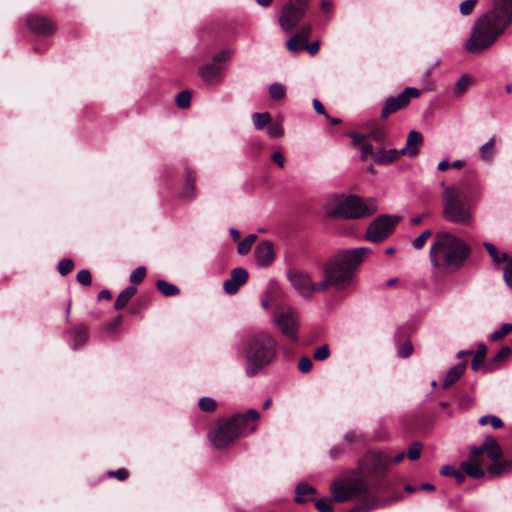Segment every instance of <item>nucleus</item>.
Here are the masks:
<instances>
[{"mask_svg": "<svg viewBox=\"0 0 512 512\" xmlns=\"http://www.w3.org/2000/svg\"><path fill=\"white\" fill-rule=\"evenodd\" d=\"M461 469L465 474L474 479L482 478L485 475L484 470L480 467L478 461L467 460L461 463Z\"/></svg>", "mask_w": 512, "mask_h": 512, "instance_id": "obj_22", "label": "nucleus"}, {"mask_svg": "<svg viewBox=\"0 0 512 512\" xmlns=\"http://www.w3.org/2000/svg\"><path fill=\"white\" fill-rule=\"evenodd\" d=\"M512 466V463L509 461H494L489 467H488V473L492 477L499 476Z\"/></svg>", "mask_w": 512, "mask_h": 512, "instance_id": "obj_27", "label": "nucleus"}, {"mask_svg": "<svg viewBox=\"0 0 512 512\" xmlns=\"http://www.w3.org/2000/svg\"><path fill=\"white\" fill-rule=\"evenodd\" d=\"M221 73V68L213 62L202 65L199 68L200 77L208 83L218 82L221 78Z\"/></svg>", "mask_w": 512, "mask_h": 512, "instance_id": "obj_20", "label": "nucleus"}, {"mask_svg": "<svg viewBox=\"0 0 512 512\" xmlns=\"http://www.w3.org/2000/svg\"><path fill=\"white\" fill-rule=\"evenodd\" d=\"M287 277L293 288L302 297L309 298L315 292H322L324 289H320L319 282H313L310 275L307 272L299 270H289Z\"/></svg>", "mask_w": 512, "mask_h": 512, "instance_id": "obj_14", "label": "nucleus"}, {"mask_svg": "<svg viewBox=\"0 0 512 512\" xmlns=\"http://www.w3.org/2000/svg\"><path fill=\"white\" fill-rule=\"evenodd\" d=\"M432 235V231L427 229L425 231H423L418 237H416L413 242H412V246L419 250L421 248H423V246L425 245V242L427 241V239Z\"/></svg>", "mask_w": 512, "mask_h": 512, "instance_id": "obj_45", "label": "nucleus"}, {"mask_svg": "<svg viewBox=\"0 0 512 512\" xmlns=\"http://www.w3.org/2000/svg\"><path fill=\"white\" fill-rule=\"evenodd\" d=\"M108 475L111 477H116L120 481H124L128 478V472L127 470L121 468L115 471H109Z\"/></svg>", "mask_w": 512, "mask_h": 512, "instance_id": "obj_58", "label": "nucleus"}, {"mask_svg": "<svg viewBox=\"0 0 512 512\" xmlns=\"http://www.w3.org/2000/svg\"><path fill=\"white\" fill-rule=\"evenodd\" d=\"M491 424L494 429L501 428L503 426L502 420L495 415H485L479 419L480 425Z\"/></svg>", "mask_w": 512, "mask_h": 512, "instance_id": "obj_40", "label": "nucleus"}, {"mask_svg": "<svg viewBox=\"0 0 512 512\" xmlns=\"http://www.w3.org/2000/svg\"><path fill=\"white\" fill-rule=\"evenodd\" d=\"M484 247L487 249L489 255L492 257L493 261L496 263V264H499L501 263L502 261H505L507 260L508 261V256L506 253H503L500 255V253L498 252L497 248L491 244V243H484Z\"/></svg>", "mask_w": 512, "mask_h": 512, "instance_id": "obj_36", "label": "nucleus"}, {"mask_svg": "<svg viewBox=\"0 0 512 512\" xmlns=\"http://www.w3.org/2000/svg\"><path fill=\"white\" fill-rule=\"evenodd\" d=\"M440 473L441 475L443 476H451V477H454L456 479V481L461 484L463 483V481L465 480V474L462 473L461 471L457 470L454 466L452 465H444L441 469H440Z\"/></svg>", "mask_w": 512, "mask_h": 512, "instance_id": "obj_30", "label": "nucleus"}, {"mask_svg": "<svg viewBox=\"0 0 512 512\" xmlns=\"http://www.w3.org/2000/svg\"><path fill=\"white\" fill-rule=\"evenodd\" d=\"M191 94L188 90L181 91L176 97V104L180 108H187L190 106Z\"/></svg>", "mask_w": 512, "mask_h": 512, "instance_id": "obj_41", "label": "nucleus"}, {"mask_svg": "<svg viewBox=\"0 0 512 512\" xmlns=\"http://www.w3.org/2000/svg\"><path fill=\"white\" fill-rule=\"evenodd\" d=\"M470 84H471V78L466 74L462 75L458 79V81L455 83L454 88H453V93L456 96H460L467 90V88L469 87Z\"/></svg>", "mask_w": 512, "mask_h": 512, "instance_id": "obj_32", "label": "nucleus"}, {"mask_svg": "<svg viewBox=\"0 0 512 512\" xmlns=\"http://www.w3.org/2000/svg\"><path fill=\"white\" fill-rule=\"evenodd\" d=\"M156 286L164 296H175L180 292L177 286L165 280H158Z\"/></svg>", "mask_w": 512, "mask_h": 512, "instance_id": "obj_28", "label": "nucleus"}, {"mask_svg": "<svg viewBox=\"0 0 512 512\" xmlns=\"http://www.w3.org/2000/svg\"><path fill=\"white\" fill-rule=\"evenodd\" d=\"M512 22V0H493L491 9L474 23L465 48L479 54L491 47Z\"/></svg>", "mask_w": 512, "mask_h": 512, "instance_id": "obj_1", "label": "nucleus"}, {"mask_svg": "<svg viewBox=\"0 0 512 512\" xmlns=\"http://www.w3.org/2000/svg\"><path fill=\"white\" fill-rule=\"evenodd\" d=\"M422 451V444L419 442H414L407 451V456L410 460L415 461L417 460Z\"/></svg>", "mask_w": 512, "mask_h": 512, "instance_id": "obj_47", "label": "nucleus"}, {"mask_svg": "<svg viewBox=\"0 0 512 512\" xmlns=\"http://www.w3.org/2000/svg\"><path fill=\"white\" fill-rule=\"evenodd\" d=\"M464 371H465L464 364H457V365L453 366L452 368H450L444 378V381H443L444 388H447L450 385H452L453 383H455L460 378V376L464 373Z\"/></svg>", "mask_w": 512, "mask_h": 512, "instance_id": "obj_26", "label": "nucleus"}, {"mask_svg": "<svg viewBox=\"0 0 512 512\" xmlns=\"http://www.w3.org/2000/svg\"><path fill=\"white\" fill-rule=\"evenodd\" d=\"M76 279L81 285L89 286L91 284V273L87 269H82L77 273Z\"/></svg>", "mask_w": 512, "mask_h": 512, "instance_id": "obj_49", "label": "nucleus"}, {"mask_svg": "<svg viewBox=\"0 0 512 512\" xmlns=\"http://www.w3.org/2000/svg\"><path fill=\"white\" fill-rule=\"evenodd\" d=\"M312 367H313V363H312V360L307 357V356H303L299 359V362H298V370L302 373H308L312 370Z\"/></svg>", "mask_w": 512, "mask_h": 512, "instance_id": "obj_50", "label": "nucleus"}, {"mask_svg": "<svg viewBox=\"0 0 512 512\" xmlns=\"http://www.w3.org/2000/svg\"><path fill=\"white\" fill-rule=\"evenodd\" d=\"M136 293L137 289L134 286H128L127 288H125L118 294L114 304V308L116 310L123 309Z\"/></svg>", "mask_w": 512, "mask_h": 512, "instance_id": "obj_25", "label": "nucleus"}, {"mask_svg": "<svg viewBox=\"0 0 512 512\" xmlns=\"http://www.w3.org/2000/svg\"><path fill=\"white\" fill-rule=\"evenodd\" d=\"M252 119H253L255 128L258 130L263 129L271 121V117H270L269 113H267V112H265V113L255 112L252 115Z\"/></svg>", "mask_w": 512, "mask_h": 512, "instance_id": "obj_33", "label": "nucleus"}, {"mask_svg": "<svg viewBox=\"0 0 512 512\" xmlns=\"http://www.w3.org/2000/svg\"><path fill=\"white\" fill-rule=\"evenodd\" d=\"M194 182H195V175L193 172H187L186 173V192H189V197L192 198L194 193Z\"/></svg>", "mask_w": 512, "mask_h": 512, "instance_id": "obj_56", "label": "nucleus"}, {"mask_svg": "<svg viewBox=\"0 0 512 512\" xmlns=\"http://www.w3.org/2000/svg\"><path fill=\"white\" fill-rule=\"evenodd\" d=\"M377 209L378 203L375 198L363 199L357 195H350L327 214L331 218L357 219L371 216Z\"/></svg>", "mask_w": 512, "mask_h": 512, "instance_id": "obj_8", "label": "nucleus"}, {"mask_svg": "<svg viewBox=\"0 0 512 512\" xmlns=\"http://www.w3.org/2000/svg\"><path fill=\"white\" fill-rule=\"evenodd\" d=\"M285 94H286V90L282 84L275 82L270 85L269 95L272 99H274V100L283 99L285 97Z\"/></svg>", "mask_w": 512, "mask_h": 512, "instance_id": "obj_37", "label": "nucleus"}, {"mask_svg": "<svg viewBox=\"0 0 512 512\" xmlns=\"http://www.w3.org/2000/svg\"><path fill=\"white\" fill-rule=\"evenodd\" d=\"M486 351H487V347L484 344H482L478 347V349L474 355V358L471 362V368L474 371H477L483 365Z\"/></svg>", "mask_w": 512, "mask_h": 512, "instance_id": "obj_31", "label": "nucleus"}, {"mask_svg": "<svg viewBox=\"0 0 512 512\" xmlns=\"http://www.w3.org/2000/svg\"><path fill=\"white\" fill-rule=\"evenodd\" d=\"M483 452H484L483 445H481L479 447H476V446L471 447V449H470V459L469 460L478 461V458L480 457V455Z\"/></svg>", "mask_w": 512, "mask_h": 512, "instance_id": "obj_60", "label": "nucleus"}, {"mask_svg": "<svg viewBox=\"0 0 512 512\" xmlns=\"http://www.w3.org/2000/svg\"><path fill=\"white\" fill-rule=\"evenodd\" d=\"M88 339V332L85 327L79 326L73 332V348L82 346Z\"/></svg>", "mask_w": 512, "mask_h": 512, "instance_id": "obj_29", "label": "nucleus"}, {"mask_svg": "<svg viewBox=\"0 0 512 512\" xmlns=\"http://www.w3.org/2000/svg\"><path fill=\"white\" fill-rule=\"evenodd\" d=\"M348 136L353 140L355 145H359V146L362 144V142L364 140L367 139V135L358 134V133H354V132L349 133Z\"/></svg>", "mask_w": 512, "mask_h": 512, "instance_id": "obj_62", "label": "nucleus"}, {"mask_svg": "<svg viewBox=\"0 0 512 512\" xmlns=\"http://www.w3.org/2000/svg\"><path fill=\"white\" fill-rule=\"evenodd\" d=\"M146 275V269L143 266H139L132 271L130 274V281L134 284H139L143 281Z\"/></svg>", "mask_w": 512, "mask_h": 512, "instance_id": "obj_46", "label": "nucleus"}, {"mask_svg": "<svg viewBox=\"0 0 512 512\" xmlns=\"http://www.w3.org/2000/svg\"><path fill=\"white\" fill-rule=\"evenodd\" d=\"M360 150H361V158L362 159L372 157L375 160V157H378V154H375L373 152L372 146L368 143H362L360 145ZM387 152H388V150H381L379 156H386V155H388Z\"/></svg>", "mask_w": 512, "mask_h": 512, "instance_id": "obj_38", "label": "nucleus"}, {"mask_svg": "<svg viewBox=\"0 0 512 512\" xmlns=\"http://www.w3.org/2000/svg\"><path fill=\"white\" fill-rule=\"evenodd\" d=\"M330 490L335 502L343 503L353 500L362 502L347 512H369L380 505L379 501L370 498L369 485L363 479H337L331 483Z\"/></svg>", "mask_w": 512, "mask_h": 512, "instance_id": "obj_6", "label": "nucleus"}, {"mask_svg": "<svg viewBox=\"0 0 512 512\" xmlns=\"http://www.w3.org/2000/svg\"><path fill=\"white\" fill-rule=\"evenodd\" d=\"M512 332V324L511 323H505L503 324L498 330H495L490 336L489 339L491 341H497L501 338H503L505 335Z\"/></svg>", "mask_w": 512, "mask_h": 512, "instance_id": "obj_39", "label": "nucleus"}, {"mask_svg": "<svg viewBox=\"0 0 512 512\" xmlns=\"http://www.w3.org/2000/svg\"><path fill=\"white\" fill-rule=\"evenodd\" d=\"M385 138V131L381 127H375L369 134L367 139H373L376 142H382Z\"/></svg>", "mask_w": 512, "mask_h": 512, "instance_id": "obj_51", "label": "nucleus"}, {"mask_svg": "<svg viewBox=\"0 0 512 512\" xmlns=\"http://www.w3.org/2000/svg\"><path fill=\"white\" fill-rule=\"evenodd\" d=\"M370 252L369 248L359 247L342 251L329 259L323 267L325 277L319 281L318 287L324 291L329 287L339 291L348 289L353 283L356 269Z\"/></svg>", "mask_w": 512, "mask_h": 512, "instance_id": "obj_3", "label": "nucleus"}, {"mask_svg": "<svg viewBox=\"0 0 512 512\" xmlns=\"http://www.w3.org/2000/svg\"><path fill=\"white\" fill-rule=\"evenodd\" d=\"M511 352H512V349L510 347L504 346L494 356L493 361L496 363L502 362L510 356Z\"/></svg>", "mask_w": 512, "mask_h": 512, "instance_id": "obj_52", "label": "nucleus"}, {"mask_svg": "<svg viewBox=\"0 0 512 512\" xmlns=\"http://www.w3.org/2000/svg\"><path fill=\"white\" fill-rule=\"evenodd\" d=\"M273 322L283 335L293 340L297 339L299 318L294 309L290 307L277 308L273 314Z\"/></svg>", "mask_w": 512, "mask_h": 512, "instance_id": "obj_12", "label": "nucleus"}, {"mask_svg": "<svg viewBox=\"0 0 512 512\" xmlns=\"http://www.w3.org/2000/svg\"><path fill=\"white\" fill-rule=\"evenodd\" d=\"M469 245L460 237L441 231L435 235L429 258L439 273L452 274L460 270L470 255Z\"/></svg>", "mask_w": 512, "mask_h": 512, "instance_id": "obj_2", "label": "nucleus"}, {"mask_svg": "<svg viewBox=\"0 0 512 512\" xmlns=\"http://www.w3.org/2000/svg\"><path fill=\"white\" fill-rule=\"evenodd\" d=\"M306 44L307 42L299 38V35H294L287 41L286 47L291 52H299L306 47Z\"/></svg>", "mask_w": 512, "mask_h": 512, "instance_id": "obj_35", "label": "nucleus"}, {"mask_svg": "<svg viewBox=\"0 0 512 512\" xmlns=\"http://www.w3.org/2000/svg\"><path fill=\"white\" fill-rule=\"evenodd\" d=\"M231 53L229 51L223 50L217 53L213 57V63L217 64L223 61H226L230 57Z\"/></svg>", "mask_w": 512, "mask_h": 512, "instance_id": "obj_59", "label": "nucleus"}, {"mask_svg": "<svg viewBox=\"0 0 512 512\" xmlns=\"http://www.w3.org/2000/svg\"><path fill=\"white\" fill-rule=\"evenodd\" d=\"M329 355L330 351L328 345L318 347L313 353V357L317 361H324L329 357Z\"/></svg>", "mask_w": 512, "mask_h": 512, "instance_id": "obj_48", "label": "nucleus"}, {"mask_svg": "<svg viewBox=\"0 0 512 512\" xmlns=\"http://www.w3.org/2000/svg\"><path fill=\"white\" fill-rule=\"evenodd\" d=\"M484 452L493 461L499 460L502 456V450L493 436H486L483 443Z\"/></svg>", "mask_w": 512, "mask_h": 512, "instance_id": "obj_21", "label": "nucleus"}, {"mask_svg": "<svg viewBox=\"0 0 512 512\" xmlns=\"http://www.w3.org/2000/svg\"><path fill=\"white\" fill-rule=\"evenodd\" d=\"M243 354L246 361L245 373L253 377L276 359V340L266 332L249 335L243 341Z\"/></svg>", "mask_w": 512, "mask_h": 512, "instance_id": "obj_4", "label": "nucleus"}, {"mask_svg": "<svg viewBox=\"0 0 512 512\" xmlns=\"http://www.w3.org/2000/svg\"><path fill=\"white\" fill-rule=\"evenodd\" d=\"M454 186L461 189L462 198L474 204L482 195V184L475 174H467L459 183Z\"/></svg>", "mask_w": 512, "mask_h": 512, "instance_id": "obj_16", "label": "nucleus"}, {"mask_svg": "<svg viewBox=\"0 0 512 512\" xmlns=\"http://www.w3.org/2000/svg\"><path fill=\"white\" fill-rule=\"evenodd\" d=\"M248 279V272L244 268H234L231 272V277L224 281L223 289L229 294H235L239 287L246 283Z\"/></svg>", "mask_w": 512, "mask_h": 512, "instance_id": "obj_18", "label": "nucleus"}, {"mask_svg": "<svg viewBox=\"0 0 512 512\" xmlns=\"http://www.w3.org/2000/svg\"><path fill=\"white\" fill-rule=\"evenodd\" d=\"M27 26L31 31L40 35H50L55 29L49 19L38 15H30L27 18Z\"/></svg>", "mask_w": 512, "mask_h": 512, "instance_id": "obj_19", "label": "nucleus"}, {"mask_svg": "<svg viewBox=\"0 0 512 512\" xmlns=\"http://www.w3.org/2000/svg\"><path fill=\"white\" fill-rule=\"evenodd\" d=\"M216 401L210 397H202L199 400V407L202 411L212 412L216 409Z\"/></svg>", "mask_w": 512, "mask_h": 512, "instance_id": "obj_44", "label": "nucleus"}, {"mask_svg": "<svg viewBox=\"0 0 512 512\" xmlns=\"http://www.w3.org/2000/svg\"><path fill=\"white\" fill-rule=\"evenodd\" d=\"M390 465V457L382 453H369L358 464L355 474L365 477L383 476Z\"/></svg>", "mask_w": 512, "mask_h": 512, "instance_id": "obj_9", "label": "nucleus"}, {"mask_svg": "<svg viewBox=\"0 0 512 512\" xmlns=\"http://www.w3.org/2000/svg\"><path fill=\"white\" fill-rule=\"evenodd\" d=\"M444 188L443 199V217L454 224L470 225L473 222V205L462 198V190L456 186H446Z\"/></svg>", "mask_w": 512, "mask_h": 512, "instance_id": "obj_7", "label": "nucleus"}, {"mask_svg": "<svg viewBox=\"0 0 512 512\" xmlns=\"http://www.w3.org/2000/svg\"><path fill=\"white\" fill-rule=\"evenodd\" d=\"M315 507L319 512H332L333 508L329 500L320 499L315 502Z\"/></svg>", "mask_w": 512, "mask_h": 512, "instance_id": "obj_55", "label": "nucleus"}, {"mask_svg": "<svg viewBox=\"0 0 512 512\" xmlns=\"http://www.w3.org/2000/svg\"><path fill=\"white\" fill-rule=\"evenodd\" d=\"M420 91L414 87H406L397 96H390L385 100L381 111V117L386 119L390 114L405 108L410 103L411 98H417Z\"/></svg>", "mask_w": 512, "mask_h": 512, "instance_id": "obj_15", "label": "nucleus"}, {"mask_svg": "<svg viewBox=\"0 0 512 512\" xmlns=\"http://www.w3.org/2000/svg\"><path fill=\"white\" fill-rule=\"evenodd\" d=\"M313 108L318 114L325 115L326 118H328V115L325 112L324 106L321 104V102L317 99L313 100Z\"/></svg>", "mask_w": 512, "mask_h": 512, "instance_id": "obj_64", "label": "nucleus"}, {"mask_svg": "<svg viewBox=\"0 0 512 512\" xmlns=\"http://www.w3.org/2000/svg\"><path fill=\"white\" fill-rule=\"evenodd\" d=\"M400 219V216H379L368 226L365 238L374 243L383 241L393 232L396 223Z\"/></svg>", "mask_w": 512, "mask_h": 512, "instance_id": "obj_13", "label": "nucleus"}, {"mask_svg": "<svg viewBox=\"0 0 512 512\" xmlns=\"http://www.w3.org/2000/svg\"><path fill=\"white\" fill-rule=\"evenodd\" d=\"M267 133L271 138H279L283 135L284 131L280 124H271L267 128Z\"/></svg>", "mask_w": 512, "mask_h": 512, "instance_id": "obj_54", "label": "nucleus"}, {"mask_svg": "<svg viewBox=\"0 0 512 512\" xmlns=\"http://www.w3.org/2000/svg\"><path fill=\"white\" fill-rule=\"evenodd\" d=\"M308 0H288L283 6L280 17V27L289 32L295 28L306 14Z\"/></svg>", "mask_w": 512, "mask_h": 512, "instance_id": "obj_10", "label": "nucleus"}, {"mask_svg": "<svg viewBox=\"0 0 512 512\" xmlns=\"http://www.w3.org/2000/svg\"><path fill=\"white\" fill-rule=\"evenodd\" d=\"M496 137L492 136L485 144L479 148V157L485 163H491L495 155Z\"/></svg>", "mask_w": 512, "mask_h": 512, "instance_id": "obj_23", "label": "nucleus"}, {"mask_svg": "<svg viewBox=\"0 0 512 512\" xmlns=\"http://www.w3.org/2000/svg\"><path fill=\"white\" fill-rule=\"evenodd\" d=\"M315 488L307 483H299L296 487V498L295 501L298 503H304L312 500V496L315 494Z\"/></svg>", "mask_w": 512, "mask_h": 512, "instance_id": "obj_24", "label": "nucleus"}, {"mask_svg": "<svg viewBox=\"0 0 512 512\" xmlns=\"http://www.w3.org/2000/svg\"><path fill=\"white\" fill-rule=\"evenodd\" d=\"M478 3V0H464L460 3L459 5V10H460V13L463 15V16H467V15H470L476 4Z\"/></svg>", "mask_w": 512, "mask_h": 512, "instance_id": "obj_43", "label": "nucleus"}, {"mask_svg": "<svg viewBox=\"0 0 512 512\" xmlns=\"http://www.w3.org/2000/svg\"><path fill=\"white\" fill-rule=\"evenodd\" d=\"M504 280L507 286L512 289V258L507 261L504 268Z\"/></svg>", "mask_w": 512, "mask_h": 512, "instance_id": "obj_53", "label": "nucleus"}, {"mask_svg": "<svg viewBox=\"0 0 512 512\" xmlns=\"http://www.w3.org/2000/svg\"><path fill=\"white\" fill-rule=\"evenodd\" d=\"M422 143V135L416 130H411L408 133L405 147L399 150L390 149L387 152L388 155L375 157V162L377 164L385 165L393 162L400 155H408L410 157H414L418 154L419 147L422 145Z\"/></svg>", "mask_w": 512, "mask_h": 512, "instance_id": "obj_11", "label": "nucleus"}, {"mask_svg": "<svg viewBox=\"0 0 512 512\" xmlns=\"http://www.w3.org/2000/svg\"><path fill=\"white\" fill-rule=\"evenodd\" d=\"M271 159L273 162H275L279 167H283L284 166V163H285V159H284V156L281 152L279 151H276L274 153H272L271 155Z\"/></svg>", "mask_w": 512, "mask_h": 512, "instance_id": "obj_61", "label": "nucleus"}, {"mask_svg": "<svg viewBox=\"0 0 512 512\" xmlns=\"http://www.w3.org/2000/svg\"><path fill=\"white\" fill-rule=\"evenodd\" d=\"M311 31H312L311 24H304V25H302V27L300 28L299 32L296 35H299V38H301L302 40L307 42Z\"/></svg>", "mask_w": 512, "mask_h": 512, "instance_id": "obj_57", "label": "nucleus"}, {"mask_svg": "<svg viewBox=\"0 0 512 512\" xmlns=\"http://www.w3.org/2000/svg\"><path fill=\"white\" fill-rule=\"evenodd\" d=\"M275 258L273 244L269 241L260 242L254 250V259L259 267L269 266Z\"/></svg>", "mask_w": 512, "mask_h": 512, "instance_id": "obj_17", "label": "nucleus"}, {"mask_svg": "<svg viewBox=\"0 0 512 512\" xmlns=\"http://www.w3.org/2000/svg\"><path fill=\"white\" fill-rule=\"evenodd\" d=\"M73 267H74V263H73V261L71 259L63 258L58 263V272L62 276H65V275L69 274L72 271Z\"/></svg>", "mask_w": 512, "mask_h": 512, "instance_id": "obj_42", "label": "nucleus"}, {"mask_svg": "<svg viewBox=\"0 0 512 512\" xmlns=\"http://www.w3.org/2000/svg\"><path fill=\"white\" fill-rule=\"evenodd\" d=\"M256 235L255 234H250L248 236H246L239 244H238V247H237V251L239 254L241 255H246L247 253H249V251L251 250V247L253 245V243L256 241Z\"/></svg>", "mask_w": 512, "mask_h": 512, "instance_id": "obj_34", "label": "nucleus"}, {"mask_svg": "<svg viewBox=\"0 0 512 512\" xmlns=\"http://www.w3.org/2000/svg\"><path fill=\"white\" fill-rule=\"evenodd\" d=\"M259 417L257 410L249 409L244 414H235L229 419L219 422L214 430L209 433L212 445L217 449H222L230 445L243 433L255 432Z\"/></svg>", "mask_w": 512, "mask_h": 512, "instance_id": "obj_5", "label": "nucleus"}, {"mask_svg": "<svg viewBox=\"0 0 512 512\" xmlns=\"http://www.w3.org/2000/svg\"><path fill=\"white\" fill-rule=\"evenodd\" d=\"M412 353V345L410 343L404 344L398 351V354L402 358L410 356Z\"/></svg>", "mask_w": 512, "mask_h": 512, "instance_id": "obj_63", "label": "nucleus"}]
</instances>
